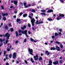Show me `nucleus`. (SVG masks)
Wrapping results in <instances>:
<instances>
[{"instance_id":"nucleus-1","label":"nucleus","mask_w":65,"mask_h":65,"mask_svg":"<svg viewBox=\"0 0 65 65\" xmlns=\"http://www.w3.org/2000/svg\"><path fill=\"white\" fill-rule=\"evenodd\" d=\"M33 15V14H32L31 15L30 14H29V17L30 18V19H31V24L32 26H34V23L35 22V20L34 19H32V17Z\"/></svg>"},{"instance_id":"nucleus-2","label":"nucleus","mask_w":65,"mask_h":65,"mask_svg":"<svg viewBox=\"0 0 65 65\" xmlns=\"http://www.w3.org/2000/svg\"><path fill=\"white\" fill-rule=\"evenodd\" d=\"M3 36H5V37H7L6 39L7 40L6 41V43L7 44V42H8V39L9 38V36H10V35L8 33H7L6 34H4L3 35Z\"/></svg>"},{"instance_id":"nucleus-3","label":"nucleus","mask_w":65,"mask_h":65,"mask_svg":"<svg viewBox=\"0 0 65 65\" xmlns=\"http://www.w3.org/2000/svg\"><path fill=\"white\" fill-rule=\"evenodd\" d=\"M64 16H65V15H64L63 14H60L59 17H57L56 20H61V19L63 18Z\"/></svg>"},{"instance_id":"nucleus-4","label":"nucleus","mask_w":65,"mask_h":65,"mask_svg":"<svg viewBox=\"0 0 65 65\" xmlns=\"http://www.w3.org/2000/svg\"><path fill=\"white\" fill-rule=\"evenodd\" d=\"M28 52H29V54L31 55H33V50L32 49H31L30 48H29L28 49Z\"/></svg>"},{"instance_id":"nucleus-5","label":"nucleus","mask_w":65,"mask_h":65,"mask_svg":"<svg viewBox=\"0 0 65 65\" xmlns=\"http://www.w3.org/2000/svg\"><path fill=\"white\" fill-rule=\"evenodd\" d=\"M38 56L37 54H36V56H34V58L35 59V61H37L38 60Z\"/></svg>"},{"instance_id":"nucleus-6","label":"nucleus","mask_w":65,"mask_h":65,"mask_svg":"<svg viewBox=\"0 0 65 65\" xmlns=\"http://www.w3.org/2000/svg\"><path fill=\"white\" fill-rule=\"evenodd\" d=\"M13 59H16V53L15 52L13 54Z\"/></svg>"},{"instance_id":"nucleus-7","label":"nucleus","mask_w":65,"mask_h":65,"mask_svg":"<svg viewBox=\"0 0 65 65\" xmlns=\"http://www.w3.org/2000/svg\"><path fill=\"white\" fill-rule=\"evenodd\" d=\"M53 64H55V65H57L59 64V62H58V60L56 61L55 62H53Z\"/></svg>"},{"instance_id":"nucleus-8","label":"nucleus","mask_w":65,"mask_h":65,"mask_svg":"<svg viewBox=\"0 0 65 65\" xmlns=\"http://www.w3.org/2000/svg\"><path fill=\"white\" fill-rule=\"evenodd\" d=\"M2 16L4 17L5 15L6 16H7L8 15V13H2Z\"/></svg>"},{"instance_id":"nucleus-9","label":"nucleus","mask_w":65,"mask_h":65,"mask_svg":"<svg viewBox=\"0 0 65 65\" xmlns=\"http://www.w3.org/2000/svg\"><path fill=\"white\" fill-rule=\"evenodd\" d=\"M55 49L58 51H60V48L58 46H56Z\"/></svg>"},{"instance_id":"nucleus-10","label":"nucleus","mask_w":65,"mask_h":65,"mask_svg":"<svg viewBox=\"0 0 65 65\" xmlns=\"http://www.w3.org/2000/svg\"><path fill=\"white\" fill-rule=\"evenodd\" d=\"M38 21H36V22L35 23V24H42L43 23V22L41 21L40 23H38Z\"/></svg>"},{"instance_id":"nucleus-11","label":"nucleus","mask_w":65,"mask_h":65,"mask_svg":"<svg viewBox=\"0 0 65 65\" xmlns=\"http://www.w3.org/2000/svg\"><path fill=\"white\" fill-rule=\"evenodd\" d=\"M27 31H27V30H25L24 34H25L26 37H28V36L27 35Z\"/></svg>"},{"instance_id":"nucleus-12","label":"nucleus","mask_w":65,"mask_h":65,"mask_svg":"<svg viewBox=\"0 0 65 65\" xmlns=\"http://www.w3.org/2000/svg\"><path fill=\"white\" fill-rule=\"evenodd\" d=\"M16 21L17 22H19V24H21V20L20 19H17V20Z\"/></svg>"},{"instance_id":"nucleus-13","label":"nucleus","mask_w":65,"mask_h":65,"mask_svg":"<svg viewBox=\"0 0 65 65\" xmlns=\"http://www.w3.org/2000/svg\"><path fill=\"white\" fill-rule=\"evenodd\" d=\"M14 4L15 5H17L18 4V1H15L14 2Z\"/></svg>"},{"instance_id":"nucleus-14","label":"nucleus","mask_w":65,"mask_h":65,"mask_svg":"<svg viewBox=\"0 0 65 65\" xmlns=\"http://www.w3.org/2000/svg\"><path fill=\"white\" fill-rule=\"evenodd\" d=\"M53 10L52 9H51L49 10L48 11H47V12L48 13L49 12H53Z\"/></svg>"},{"instance_id":"nucleus-15","label":"nucleus","mask_w":65,"mask_h":65,"mask_svg":"<svg viewBox=\"0 0 65 65\" xmlns=\"http://www.w3.org/2000/svg\"><path fill=\"white\" fill-rule=\"evenodd\" d=\"M5 40V38H4L3 39H0V41H1V43H2V41H3Z\"/></svg>"},{"instance_id":"nucleus-16","label":"nucleus","mask_w":65,"mask_h":65,"mask_svg":"<svg viewBox=\"0 0 65 65\" xmlns=\"http://www.w3.org/2000/svg\"><path fill=\"white\" fill-rule=\"evenodd\" d=\"M45 53L46 54H47V56H48V55H49V54H50V53L48 52V51H46Z\"/></svg>"},{"instance_id":"nucleus-17","label":"nucleus","mask_w":65,"mask_h":65,"mask_svg":"<svg viewBox=\"0 0 65 65\" xmlns=\"http://www.w3.org/2000/svg\"><path fill=\"white\" fill-rule=\"evenodd\" d=\"M47 20H48L50 21H53V19L51 18H50L47 19Z\"/></svg>"},{"instance_id":"nucleus-18","label":"nucleus","mask_w":65,"mask_h":65,"mask_svg":"<svg viewBox=\"0 0 65 65\" xmlns=\"http://www.w3.org/2000/svg\"><path fill=\"white\" fill-rule=\"evenodd\" d=\"M30 10L32 12H35V9H31Z\"/></svg>"},{"instance_id":"nucleus-19","label":"nucleus","mask_w":65,"mask_h":65,"mask_svg":"<svg viewBox=\"0 0 65 65\" xmlns=\"http://www.w3.org/2000/svg\"><path fill=\"white\" fill-rule=\"evenodd\" d=\"M56 48L55 47H51V50H55Z\"/></svg>"},{"instance_id":"nucleus-20","label":"nucleus","mask_w":65,"mask_h":65,"mask_svg":"<svg viewBox=\"0 0 65 65\" xmlns=\"http://www.w3.org/2000/svg\"><path fill=\"white\" fill-rule=\"evenodd\" d=\"M49 64H52V60H50L49 61Z\"/></svg>"},{"instance_id":"nucleus-21","label":"nucleus","mask_w":65,"mask_h":65,"mask_svg":"<svg viewBox=\"0 0 65 65\" xmlns=\"http://www.w3.org/2000/svg\"><path fill=\"white\" fill-rule=\"evenodd\" d=\"M27 16V14H23V16L24 18H25V17H26Z\"/></svg>"},{"instance_id":"nucleus-22","label":"nucleus","mask_w":65,"mask_h":65,"mask_svg":"<svg viewBox=\"0 0 65 65\" xmlns=\"http://www.w3.org/2000/svg\"><path fill=\"white\" fill-rule=\"evenodd\" d=\"M64 0H60V2H61L62 3H64Z\"/></svg>"},{"instance_id":"nucleus-23","label":"nucleus","mask_w":65,"mask_h":65,"mask_svg":"<svg viewBox=\"0 0 65 65\" xmlns=\"http://www.w3.org/2000/svg\"><path fill=\"white\" fill-rule=\"evenodd\" d=\"M40 11L41 12H45V10H41Z\"/></svg>"},{"instance_id":"nucleus-24","label":"nucleus","mask_w":65,"mask_h":65,"mask_svg":"<svg viewBox=\"0 0 65 65\" xmlns=\"http://www.w3.org/2000/svg\"><path fill=\"white\" fill-rule=\"evenodd\" d=\"M39 60L40 61H40H41V60H42V58L41 57H40V58H39Z\"/></svg>"},{"instance_id":"nucleus-25","label":"nucleus","mask_w":65,"mask_h":65,"mask_svg":"<svg viewBox=\"0 0 65 65\" xmlns=\"http://www.w3.org/2000/svg\"><path fill=\"white\" fill-rule=\"evenodd\" d=\"M30 61L32 62V63H33L34 62V61H33V60L32 58H31L30 59Z\"/></svg>"},{"instance_id":"nucleus-26","label":"nucleus","mask_w":65,"mask_h":65,"mask_svg":"<svg viewBox=\"0 0 65 65\" xmlns=\"http://www.w3.org/2000/svg\"><path fill=\"white\" fill-rule=\"evenodd\" d=\"M30 40L32 42L34 40L33 39H32V38H30Z\"/></svg>"},{"instance_id":"nucleus-27","label":"nucleus","mask_w":65,"mask_h":65,"mask_svg":"<svg viewBox=\"0 0 65 65\" xmlns=\"http://www.w3.org/2000/svg\"><path fill=\"white\" fill-rule=\"evenodd\" d=\"M58 34H59V35H58L59 36H61V32H59L58 33Z\"/></svg>"},{"instance_id":"nucleus-28","label":"nucleus","mask_w":65,"mask_h":65,"mask_svg":"<svg viewBox=\"0 0 65 65\" xmlns=\"http://www.w3.org/2000/svg\"><path fill=\"white\" fill-rule=\"evenodd\" d=\"M24 61L26 64H28V62H27V60H25Z\"/></svg>"},{"instance_id":"nucleus-29","label":"nucleus","mask_w":65,"mask_h":65,"mask_svg":"<svg viewBox=\"0 0 65 65\" xmlns=\"http://www.w3.org/2000/svg\"><path fill=\"white\" fill-rule=\"evenodd\" d=\"M23 13H22V12H21V13H20L19 14V15L20 16H22V14H23Z\"/></svg>"},{"instance_id":"nucleus-30","label":"nucleus","mask_w":65,"mask_h":65,"mask_svg":"<svg viewBox=\"0 0 65 65\" xmlns=\"http://www.w3.org/2000/svg\"><path fill=\"white\" fill-rule=\"evenodd\" d=\"M11 56H12V54H10L9 55V57L10 58H11Z\"/></svg>"},{"instance_id":"nucleus-31","label":"nucleus","mask_w":65,"mask_h":65,"mask_svg":"<svg viewBox=\"0 0 65 65\" xmlns=\"http://www.w3.org/2000/svg\"><path fill=\"white\" fill-rule=\"evenodd\" d=\"M21 33L22 34H25V31H24L23 30H22L21 31Z\"/></svg>"},{"instance_id":"nucleus-32","label":"nucleus","mask_w":65,"mask_h":65,"mask_svg":"<svg viewBox=\"0 0 65 65\" xmlns=\"http://www.w3.org/2000/svg\"><path fill=\"white\" fill-rule=\"evenodd\" d=\"M10 30L11 32H13V29L12 28H11L10 29Z\"/></svg>"},{"instance_id":"nucleus-33","label":"nucleus","mask_w":65,"mask_h":65,"mask_svg":"<svg viewBox=\"0 0 65 65\" xmlns=\"http://www.w3.org/2000/svg\"><path fill=\"white\" fill-rule=\"evenodd\" d=\"M55 36H59V35L57 32H56L55 34Z\"/></svg>"},{"instance_id":"nucleus-34","label":"nucleus","mask_w":65,"mask_h":65,"mask_svg":"<svg viewBox=\"0 0 65 65\" xmlns=\"http://www.w3.org/2000/svg\"><path fill=\"white\" fill-rule=\"evenodd\" d=\"M16 36H18V32L16 31Z\"/></svg>"},{"instance_id":"nucleus-35","label":"nucleus","mask_w":65,"mask_h":65,"mask_svg":"<svg viewBox=\"0 0 65 65\" xmlns=\"http://www.w3.org/2000/svg\"><path fill=\"white\" fill-rule=\"evenodd\" d=\"M63 61L62 60H60V63H62V62Z\"/></svg>"},{"instance_id":"nucleus-36","label":"nucleus","mask_w":65,"mask_h":65,"mask_svg":"<svg viewBox=\"0 0 65 65\" xmlns=\"http://www.w3.org/2000/svg\"><path fill=\"white\" fill-rule=\"evenodd\" d=\"M5 29H8V26H5Z\"/></svg>"},{"instance_id":"nucleus-37","label":"nucleus","mask_w":65,"mask_h":65,"mask_svg":"<svg viewBox=\"0 0 65 65\" xmlns=\"http://www.w3.org/2000/svg\"><path fill=\"white\" fill-rule=\"evenodd\" d=\"M56 43H57V44H60V43H59V42L58 41H56Z\"/></svg>"},{"instance_id":"nucleus-38","label":"nucleus","mask_w":65,"mask_h":65,"mask_svg":"<svg viewBox=\"0 0 65 65\" xmlns=\"http://www.w3.org/2000/svg\"><path fill=\"white\" fill-rule=\"evenodd\" d=\"M3 19L4 20V21H6V18L4 17L3 18Z\"/></svg>"},{"instance_id":"nucleus-39","label":"nucleus","mask_w":65,"mask_h":65,"mask_svg":"<svg viewBox=\"0 0 65 65\" xmlns=\"http://www.w3.org/2000/svg\"><path fill=\"white\" fill-rule=\"evenodd\" d=\"M52 38L53 39V38H55V36H51Z\"/></svg>"},{"instance_id":"nucleus-40","label":"nucleus","mask_w":65,"mask_h":65,"mask_svg":"<svg viewBox=\"0 0 65 65\" xmlns=\"http://www.w3.org/2000/svg\"><path fill=\"white\" fill-rule=\"evenodd\" d=\"M28 27H31V25L30 24H28Z\"/></svg>"},{"instance_id":"nucleus-41","label":"nucleus","mask_w":65,"mask_h":65,"mask_svg":"<svg viewBox=\"0 0 65 65\" xmlns=\"http://www.w3.org/2000/svg\"><path fill=\"white\" fill-rule=\"evenodd\" d=\"M9 27H11V24L10 23L9 24Z\"/></svg>"},{"instance_id":"nucleus-42","label":"nucleus","mask_w":65,"mask_h":65,"mask_svg":"<svg viewBox=\"0 0 65 65\" xmlns=\"http://www.w3.org/2000/svg\"><path fill=\"white\" fill-rule=\"evenodd\" d=\"M60 47L61 48H63V46L62 45H60Z\"/></svg>"},{"instance_id":"nucleus-43","label":"nucleus","mask_w":65,"mask_h":65,"mask_svg":"<svg viewBox=\"0 0 65 65\" xmlns=\"http://www.w3.org/2000/svg\"><path fill=\"white\" fill-rule=\"evenodd\" d=\"M26 5H27V3H24V6H26Z\"/></svg>"},{"instance_id":"nucleus-44","label":"nucleus","mask_w":65,"mask_h":65,"mask_svg":"<svg viewBox=\"0 0 65 65\" xmlns=\"http://www.w3.org/2000/svg\"><path fill=\"white\" fill-rule=\"evenodd\" d=\"M1 7L2 9H4V8H3V6H1Z\"/></svg>"},{"instance_id":"nucleus-45","label":"nucleus","mask_w":65,"mask_h":65,"mask_svg":"<svg viewBox=\"0 0 65 65\" xmlns=\"http://www.w3.org/2000/svg\"><path fill=\"white\" fill-rule=\"evenodd\" d=\"M6 53V51H4V55H5Z\"/></svg>"},{"instance_id":"nucleus-46","label":"nucleus","mask_w":65,"mask_h":65,"mask_svg":"<svg viewBox=\"0 0 65 65\" xmlns=\"http://www.w3.org/2000/svg\"><path fill=\"white\" fill-rule=\"evenodd\" d=\"M7 51H10V49L8 48H7Z\"/></svg>"},{"instance_id":"nucleus-47","label":"nucleus","mask_w":65,"mask_h":65,"mask_svg":"<svg viewBox=\"0 0 65 65\" xmlns=\"http://www.w3.org/2000/svg\"><path fill=\"white\" fill-rule=\"evenodd\" d=\"M26 41H27V39H25L24 40V42H26Z\"/></svg>"},{"instance_id":"nucleus-48","label":"nucleus","mask_w":65,"mask_h":65,"mask_svg":"<svg viewBox=\"0 0 65 65\" xmlns=\"http://www.w3.org/2000/svg\"><path fill=\"white\" fill-rule=\"evenodd\" d=\"M41 14L43 15H45V13H41Z\"/></svg>"},{"instance_id":"nucleus-49","label":"nucleus","mask_w":65,"mask_h":65,"mask_svg":"<svg viewBox=\"0 0 65 65\" xmlns=\"http://www.w3.org/2000/svg\"><path fill=\"white\" fill-rule=\"evenodd\" d=\"M19 63V62L18 61V60H17L16 62V64H18Z\"/></svg>"},{"instance_id":"nucleus-50","label":"nucleus","mask_w":65,"mask_h":65,"mask_svg":"<svg viewBox=\"0 0 65 65\" xmlns=\"http://www.w3.org/2000/svg\"><path fill=\"white\" fill-rule=\"evenodd\" d=\"M38 41V40H36V41H34V42L36 43V42Z\"/></svg>"},{"instance_id":"nucleus-51","label":"nucleus","mask_w":65,"mask_h":65,"mask_svg":"<svg viewBox=\"0 0 65 65\" xmlns=\"http://www.w3.org/2000/svg\"><path fill=\"white\" fill-rule=\"evenodd\" d=\"M32 30L33 31H34L35 29V28H34V27H33L32 28Z\"/></svg>"},{"instance_id":"nucleus-52","label":"nucleus","mask_w":65,"mask_h":65,"mask_svg":"<svg viewBox=\"0 0 65 65\" xmlns=\"http://www.w3.org/2000/svg\"><path fill=\"white\" fill-rule=\"evenodd\" d=\"M18 41H16L15 42V43L16 44H17V43H18Z\"/></svg>"},{"instance_id":"nucleus-53","label":"nucleus","mask_w":65,"mask_h":65,"mask_svg":"<svg viewBox=\"0 0 65 65\" xmlns=\"http://www.w3.org/2000/svg\"><path fill=\"white\" fill-rule=\"evenodd\" d=\"M3 25V23H2L1 24V26H0V28H1V26H2Z\"/></svg>"},{"instance_id":"nucleus-54","label":"nucleus","mask_w":65,"mask_h":65,"mask_svg":"<svg viewBox=\"0 0 65 65\" xmlns=\"http://www.w3.org/2000/svg\"><path fill=\"white\" fill-rule=\"evenodd\" d=\"M28 34H31V32H30V31H28Z\"/></svg>"},{"instance_id":"nucleus-55","label":"nucleus","mask_w":65,"mask_h":65,"mask_svg":"<svg viewBox=\"0 0 65 65\" xmlns=\"http://www.w3.org/2000/svg\"><path fill=\"white\" fill-rule=\"evenodd\" d=\"M19 35H20V36H21V35H22V34H21V33H19Z\"/></svg>"},{"instance_id":"nucleus-56","label":"nucleus","mask_w":65,"mask_h":65,"mask_svg":"<svg viewBox=\"0 0 65 65\" xmlns=\"http://www.w3.org/2000/svg\"><path fill=\"white\" fill-rule=\"evenodd\" d=\"M62 31L63 30H62V29H60V32H62Z\"/></svg>"},{"instance_id":"nucleus-57","label":"nucleus","mask_w":65,"mask_h":65,"mask_svg":"<svg viewBox=\"0 0 65 65\" xmlns=\"http://www.w3.org/2000/svg\"><path fill=\"white\" fill-rule=\"evenodd\" d=\"M21 29H22V30H24V29H25V28H24V27H21Z\"/></svg>"},{"instance_id":"nucleus-58","label":"nucleus","mask_w":65,"mask_h":65,"mask_svg":"<svg viewBox=\"0 0 65 65\" xmlns=\"http://www.w3.org/2000/svg\"><path fill=\"white\" fill-rule=\"evenodd\" d=\"M32 5L33 6H34V5H36V4H35L34 3L33 4H32Z\"/></svg>"},{"instance_id":"nucleus-59","label":"nucleus","mask_w":65,"mask_h":65,"mask_svg":"<svg viewBox=\"0 0 65 65\" xmlns=\"http://www.w3.org/2000/svg\"><path fill=\"white\" fill-rule=\"evenodd\" d=\"M23 27L24 28H26V26H23Z\"/></svg>"},{"instance_id":"nucleus-60","label":"nucleus","mask_w":65,"mask_h":65,"mask_svg":"<svg viewBox=\"0 0 65 65\" xmlns=\"http://www.w3.org/2000/svg\"><path fill=\"white\" fill-rule=\"evenodd\" d=\"M31 6V5H30V4H28V6L29 7V6Z\"/></svg>"},{"instance_id":"nucleus-61","label":"nucleus","mask_w":65,"mask_h":65,"mask_svg":"<svg viewBox=\"0 0 65 65\" xmlns=\"http://www.w3.org/2000/svg\"><path fill=\"white\" fill-rule=\"evenodd\" d=\"M3 45V44H0V46H1Z\"/></svg>"},{"instance_id":"nucleus-62","label":"nucleus","mask_w":65,"mask_h":65,"mask_svg":"<svg viewBox=\"0 0 65 65\" xmlns=\"http://www.w3.org/2000/svg\"><path fill=\"white\" fill-rule=\"evenodd\" d=\"M20 4H21V5H23V3H22L21 2Z\"/></svg>"},{"instance_id":"nucleus-63","label":"nucleus","mask_w":65,"mask_h":65,"mask_svg":"<svg viewBox=\"0 0 65 65\" xmlns=\"http://www.w3.org/2000/svg\"><path fill=\"white\" fill-rule=\"evenodd\" d=\"M13 18H16V15L14 16Z\"/></svg>"},{"instance_id":"nucleus-64","label":"nucleus","mask_w":65,"mask_h":65,"mask_svg":"<svg viewBox=\"0 0 65 65\" xmlns=\"http://www.w3.org/2000/svg\"><path fill=\"white\" fill-rule=\"evenodd\" d=\"M6 65H9V64L8 63H6Z\"/></svg>"}]
</instances>
